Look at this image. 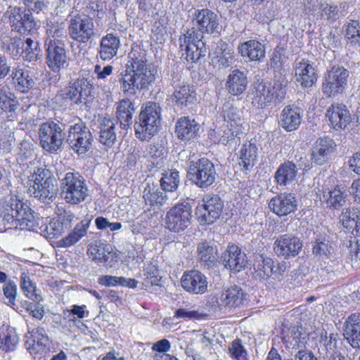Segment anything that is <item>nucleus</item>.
I'll return each mask as SVG.
<instances>
[{
    "label": "nucleus",
    "mask_w": 360,
    "mask_h": 360,
    "mask_svg": "<svg viewBox=\"0 0 360 360\" xmlns=\"http://www.w3.org/2000/svg\"><path fill=\"white\" fill-rule=\"evenodd\" d=\"M192 27L179 38L181 51L186 59L195 63L207 53L204 34H218L220 31L219 18L212 11L202 8L195 11L191 19Z\"/></svg>",
    "instance_id": "obj_1"
},
{
    "label": "nucleus",
    "mask_w": 360,
    "mask_h": 360,
    "mask_svg": "<svg viewBox=\"0 0 360 360\" xmlns=\"http://www.w3.org/2000/svg\"><path fill=\"white\" fill-rule=\"evenodd\" d=\"M155 75L156 71L147 64L145 50L134 47L128 53L125 70L120 75V88L126 96H134L138 91L148 89Z\"/></svg>",
    "instance_id": "obj_2"
},
{
    "label": "nucleus",
    "mask_w": 360,
    "mask_h": 360,
    "mask_svg": "<svg viewBox=\"0 0 360 360\" xmlns=\"http://www.w3.org/2000/svg\"><path fill=\"white\" fill-rule=\"evenodd\" d=\"M288 80L283 75L278 76L274 84L266 85L258 83L254 86L252 103L259 108H264L272 104L281 103L285 98Z\"/></svg>",
    "instance_id": "obj_3"
},
{
    "label": "nucleus",
    "mask_w": 360,
    "mask_h": 360,
    "mask_svg": "<svg viewBox=\"0 0 360 360\" xmlns=\"http://www.w3.org/2000/svg\"><path fill=\"white\" fill-rule=\"evenodd\" d=\"M161 108L155 102H148L135 119L134 128L135 135L143 141L150 139L158 131L160 125Z\"/></svg>",
    "instance_id": "obj_4"
},
{
    "label": "nucleus",
    "mask_w": 360,
    "mask_h": 360,
    "mask_svg": "<svg viewBox=\"0 0 360 360\" xmlns=\"http://www.w3.org/2000/svg\"><path fill=\"white\" fill-rule=\"evenodd\" d=\"M32 184L27 192L39 200L46 202L52 200L57 192L56 179L52 172L47 168L38 167L30 176Z\"/></svg>",
    "instance_id": "obj_5"
},
{
    "label": "nucleus",
    "mask_w": 360,
    "mask_h": 360,
    "mask_svg": "<svg viewBox=\"0 0 360 360\" xmlns=\"http://www.w3.org/2000/svg\"><path fill=\"white\" fill-rule=\"evenodd\" d=\"M60 183L61 196L68 204L78 205L89 196L86 181L78 172H67Z\"/></svg>",
    "instance_id": "obj_6"
},
{
    "label": "nucleus",
    "mask_w": 360,
    "mask_h": 360,
    "mask_svg": "<svg viewBox=\"0 0 360 360\" xmlns=\"http://www.w3.org/2000/svg\"><path fill=\"white\" fill-rule=\"evenodd\" d=\"M65 139L70 149L78 155H83L90 150L94 142L90 129L80 119L68 125Z\"/></svg>",
    "instance_id": "obj_7"
},
{
    "label": "nucleus",
    "mask_w": 360,
    "mask_h": 360,
    "mask_svg": "<svg viewBox=\"0 0 360 360\" xmlns=\"http://www.w3.org/2000/svg\"><path fill=\"white\" fill-rule=\"evenodd\" d=\"M65 126L63 123L54 121H47L39 126V143L44 150L51 153H57L61 149L65 134L63 133Z\"/></svg>",
    "instance_id": "obj_8"
},
{
    "label": "nucleus",
    "mask_w": 360,
    "mask_h": 360,
    "mask_svg": "<svg viewBox=\"0 0 360 360\" xmlns=\"http://www.w3.org/2000/svg\"><path fill=\"white\" fill-rule=\"evenodd\" d=\"M68 33L79 44H87L97 36L94 20L86 15L76 14L68 20Z\"/></svg>",
    "instance_id": "obj_9"
},
{
    "label": "nucleus",
    "mask_w": 360,
    "mask_h": 360,
    "mask_svg": "<svg viewBox=\"0 0 360 360\" xmlns=\"http://www.w3.org/2000/svg\"><path fill=\"white\" fill-rule=\"evenodd\" d=\"M188 173L191 182L200 188L210 186L215 181L217 176L214 164L207 158L191 161Z\"/></svg>",
    "instance_id": "obj_10"
},
{
    "label": "nucleus",
    "mask_w": 360,
    "mask_h": 360,
    "mask_svg": "<svg viewBox=\"0 0 360 360\" xmlns=\"http://www.w3.org/2000/svg\"><path fill=\"white\" fill-rule=\"evenodd\" d=\"M93 83L84 77L72 79L68 85L61 91L60 96L75 105L86 103L87 98L91 96Z\"/></svg>",
    "instance_id": "obj_11"
},
{
    "label": "nucleus",
    "mask_w": 360,
    "mask_h": 360,
    "mask_svg": "<svg viewBox=\"0 0 360 360\" xmlns=\"http://www.w3.org/2000/svg\"><path fill=\"white\" fill-rule=\"evenodd\" d=\"M192 207L188 202H183L172 207L167 212L165 224L169 231L179 233L185 230L190 224Z\"/></svg>",
    "instance_id": "obj_12"
},
{
    "label": "nucleus",
    "mask_w": 360,
    "mask_h": 360,
    "mask_svg": "<svg viewBox=\"0 0 360 360\" xmlns=\"http://www.w3.org/2000/svg\"><path fill=\"white\" fill-rule=\"evenodd\" d=\"M349 72L343 67L334 66L325 76L322 91L328 97H333L343 92L347 85Z\"/></svg>",
    "instance_id": "obj_13"
},
{
    "label": "nucleus",
    "mask_w": 360,
    "mask_h": 360,
    "mask_svg": "<svg viewBox=\"0 0 360 360\" xmlns=\"http://www.w3.org/2000/svg\"><path fill=\"white\" fill-rule=\"evenodd\" d=\"M12 31L20 34L30 33L36 30L35 21L30 11L20 7H9L6 11Z\"/></svg>",
    "instance_id": "obj_14"
},
{
    "label": "nucleus",
    "mask_w": 360,
    "mask_h": 360,
    "mask_svg": "<svg viewBox=\"0 0 360 360\" xmlns=\"http://www.w3.org/2000/svg\"><path fill=\"white\" fill-rule=\"evenodd\" d=\"M74 219L73 213L64 210L51 219L48 224L43 222L39 228V233L49 239L58 238L71 227Z\"/></svg>",
    "instance_id": "obj_15"
},
{
    "label": "nucleus",
    "mask_w": 360,
    "mask_h": 360,
    "mask_svg": "<svg viewBox=\"0 0 360 360\" xmlns=\"http://www.w3.org/2000/svg\"><path fill=\"white\" fill-rule=\"evenodd\" d=\"M224 202L217 195H207L196 207V214L200 221L211 224L217 219L222 212Z\"/></svg>",
    "instance_id": "obj_16"
},
{
    "label": "nucleus",
    "mask_w": 360,
    "mask_h": 360,
    "mask_svg": "<svg viewBox=\"0 0 360 360\" xmlns=\"http://www.w3.org/2000/svg\"><path fill=\"white\" fill-rule=\"evenodd\" d=\"M246 300L247 294L241 287L236 285L215 294L212 298V303L221 308L240 307Z\"/></svg>",
    "instance_id": "obj_17"
},
{
    "label": "nucleus",
    "mask_w": 360,
    "mask_h": 360,
    "mask_svg": "<svg viewBox=\"0 0 360 360\" xmlns=\"http://www.w3.org/2000/svg\"><path fill=\"white\" fill-rule=\"evenodd\" d=\"M302 247L303 243L300 238L289 233L279 236L274 243V250L276 255L284 259L296 257Z\"/></svg>",
    "instance_id": "obj_18"
},
{
    "label": "nucleus",
    "mask_w": 360,
    "mask_h": 360,
    "mask_svg": "<svg viewBox=\"0 0 360 360\" xmlns=\"http://www.w3.org/2000/svg\"><path fill=\"white\" fill-rule=\"evenodd\" d=\"M13 205L15 206V214L18 216V224L21 229L39 233V228L44 219L36 217L34 212L28 205L17 199L13 200Z\"/></svg>",
    "instance_id": "obj_19"
},
{
    "label": "nucleus",
    "mask_w": 360,
    "mask_h": 360,
    "mask_svg": "<svg viewBox=\"0 0 360 360\" xmlns=\"http://www.w3.org/2000/svg\"><path fill=\"white\" fill-rule=\"evenodd\" d=\"M223 264L233 273L240 272L247 266L248 259L246 254L236 245H229L221 256Z\"/></svg>",
    "instance_id": "obj_20"
},
{
    "label": "nucleus",
    "mask_w": 360,
    "mask_h": 360,
    "mask_svg": "<svg viewBox=\"0 0 360 360\" xmlns=\"http://www.w3.org/2000/svg\"><path fill=\"white\" fill-rule=\"evenodd\" d=\"M269 207L276 215L286 216L297 210V200L294 194L283 193L273 198L269 203Z\"/></svg>",
    "instance_id": "obj_21"
},
{
    "label": "nucleus",
    "mask_w": 360,
    "mask_h": 360,
    "mask_svg": "<svg viewBox=\"0 0 360 360\" xmlns=\"http://www.w3.org/2000/svg\"><path fill=\"white\" fill-rule=\"evenodd\" d=\"M335 147V141L328 136L317 139L311 149V160L316 165H324L329 160Z\"/></svg>",
    "instance_id": "obj_22"
},
{
    "label": "nucleus",
    "mask_w": 360,
    "mask_h": 360,
    "mask_svg": "<svg viewBox=\"0 0 360 360\" xmlns=\"http://www.w3.org/2000/svg\"><path fill=\"white\" fill-rule=\"evenodd\" d=\"M207 277L200 271L191 270L184 273L181 278V285L187 292L193 294H203L207 290Z\"/></svg>",
    "instance_id": "obj_23"
},
{
    "label": "nucleus",
    "mask_w": 360,
    "mask_h": 360,
    "mask_svg": "<svg viewBox=\"0 0 360 360\" xmlns=\"http://www.w3.org/2000/svg\"><path fill=\"white\" fill-rule=\"evenodd\" d=\"M87 254L98 265H108L110 267L112 266L111 260L117 257L112 246L101 241H96L91 245L87 250Z\"/></svg>",
    "instance_id": "obj_24"
},
{
    "label": "nucleus",
    "mask_w": 360,
    "mask_h": 360,
    "mask_svg": "<svg viewBox=\"0 0 360 360\" xmlns=\"http://www.w3.org/2000/svg\"><path fill=\"white\" fill-rule=\"evenodd\" d=\"M296 81L302 87H311L317 80L314 68L307 59L296 60L295 62Z\"/></svg>",
    "instance_id": "obj_25"
},
{
    "label": "nucleus",
    "mask_w": 360,
    "mask_h": 360,
    "mask_svg": "<svg viewBox=\"0 0 360 360\" xmlns=\"http://www.w3.org/2000/svg\"><path fill=\"white\" fill-rule=\"evenodd\" d=\"M47 65L53 72H58L67 62L65 44L54 42L47 44Z\"/></svg>",
    "instance_id": "obj_26"
},
{
    "label": "nucleus",
    "mask_w": 360,
    "mask_h": 360,
    "mask_svg": "<svg viewBox=\"0 0 360 360\" xmlns=\"http://www.w3.org/2000/svg\"><path fill=\"white\" fill-rule=\"evenodd\" d=\"M301 111L295 105L285 106L279 115L278 124L288 132L297 129L302 120Z\"/></svg>",
    "instance_id": "obj_27"
},
{
    "label": "nucleus",
    "mask_w": 360,
    "mask_h": 360,
    "mask_svg": "<svg viewBox=\"0 0 360 360\" xmlns=\"http://www.w3.org/2000/svg\"><path fill=\"white\" fill-rule=\"evenodd\" d=\"M326 117L334 129H343L351 122V115L346 105L333 104L327 110Z\"/></svg>",
    "instance_id": "obj_28"
},
{
    "label": "nucleus",
    "mask_w": 360,
    "mask_h": 360,
    "mask_svg": "<svg viewBox=\"0 0 360 360\" xmlns=\"http://www.w3.org/2000/svg\"><path fill=\"white\" fill-rule=\"evenodd\" d=\"M200 129L199 124L189 117H181L176 122L175 134L176 137L184 142L195 139Z\"/></svg>",
    "instance_id": "obj_29"
},
{
    "label": "nucleus",
    "mask_w": 360,
    "mask_h": 360,
    "mask_svg": "<svg viewBox=\"0 0 360 360\" xmlns=\"http://www.w3.org/2000/svg\"><path fill=\"white\" fill-rule=\"evenodd\" d=\"M248 84L247 72L234 69L227 76L225 87L230 94L240 96L246 90Z\"/></svg>",
    "instance_id": "obj_30"
},
{
    "label": "nucleus",
    "mask_w": 360,
    "mask_h": 360,
    "mask_svg": "<svg viewBox=\"0 0 360 360\" xmlns=\"http://www.w3.org/2000/svg\"><path fill=\"white\" fill-rule=\"evenodd\" d=\"M172 85L174 88L172 99L177 107L184 109L194 103L196 94L193 86L184 83L177 84L173 80Z\"/></svg>",
    "instance_id": "obj_31"
},
{
    "label": "nucleus",
    "mask_w": 360,
    "mask_h": 360,
    "mask_svg": "<svg viewBox=\"0 0 360 360\" xmlns=\"http://www.w3.org/2000/svg\"><path fill=\"white\" fill-rule=\"evenodd\" d=\"M211 62L214 68L226 69L234 63V52L228 48L227 44L221 43L210 54Z\"/></svg>",
    "instance_id": "obj_32"
},
{
    "label": "nucleus",
    "mask_w": 360,
    "mask_h": 360,
    "mask_svg": "<svg viewBox=\"0 0 360 360\" xmlns=\"http://www.w3.org/2000/svg\"><path fill=\"white\" fill-rule=\"evenodd\" d=\"M344 336L353 348L360 349V313L352 314L347 319Z\"/></svg>",
    "instance_id": "obj_33"
},
{
    "label": "nucleus",
    "mask_w": 360,
    "mask_h": 360,
    "mask_svg": "<svg viewBox=\"0 0 360 360\" xmlns=\"http://www.w3.org/2000/svg\"><path fill=\"white\" fill-rule=\"evenodd\" d=\"M238 53L250 61H262L265 58V46L257 40H249L241 43L238 47Z\"/></svg>",
    "instance_id": "obj_34"
},
{
    "label": "nucleus",
    "mask_w": 360,
    "mask_h": 360,
    "mask_svg": "<svg viewBox=\"0 0 360 360\" xmlns=\"http://www.w3.org/2000/svg\"><path fill=\"white\" fill-rule=\"evenodd\" d=\"M135 111L134 103L128 98H123L116 103V117L122 129H127L131 127Z\"/></svg>",
    "instance_id": "obj_35"
},
{
    "label": "nucleus",
    "mask_w": 360,
    "mask_h": 360,
    "mask_svg": "<svg viewBox=\"0 0 360 360\" xmlns=\"http://www.w3.org/2000/svg\"><path fill=\"white\" fill-rule=\"evenodd\" d=\"M11 75L15 89L22 93H27L35 85L30 72L24 68L20 66L14 68Z\"/></svg>",
    "instance_id": "obj_36"
},
{
    "label": "nucleus",
    "mask_w": 360,
    "mask_h": 360,
    "mask_svg": "<svg viewBox=\"0 0 360 360\" xmlns=\"http://www.w3.org/2000/svg\"><path fill=\"white\" fill-rule=\"evenodd\" d=\"M251 245L252 251L255 254H257L256 258L258 264L255 266L257 271H260L263 273L261 274L264 277H269L273 274V269L275 268L274 262L271 258L265 257L263 254L261 253L262 250L264 249V244L260 240H254L251 241Z\"/></svg>",
    "instance_id": "obj_37"
},
{
    "label": "nucleus",
    "mask_w": 360,
    "mask_h": 360,
    "mask_svg": "<svg viewBox=\"0 0 360 360\" xmlns=\"http://www.w3.org/2000/svg\"><path fill=\"white\" fill-rule=\"evenodd\" d=\"M338 334L327 333L321 335V340L318 345V352L319 358L330 360L332 357H335L337 354H341L337 350Z\"/></svg>",
    "instance_id": "obj_38"
},
{
    "label": "nucleus",
    "mask_w": 360,
    "mask_h": 360,
    "mask_svg": "<svg viewBox=\"0 0 360 360\" xmlns=\"http://www.w3.org/2000/svg\"><path fill=\"white\" fill-rule=\"evenodd\" d=\"M120 46V40L113 34H107L101 38L98 55L101 59L109 60L115 57Z\"/></svg>",
    "instance_id": "obj_39"
},
{
    "label": "nucleus",
    "mask_w": 360,
    "mask_h": 360,
    "mask_svg": "<svg viewBox=\"0 0 360 360\" xmlns=\"http://www.w3.org/2000/svg\"><path fill=\"white\" fill-rule=\"evenodd\" d=\"M90 223L91 219H84L77 224L68 236L57 242L58 246L68 248L76 244L87 234Z\"/></svg>",
    "instance_id": "obj_40"
},
{
    "label": "nucleus",
    "mask_w": 360,
    "mask_h": 360,
    "mask_svg": "<svg viewBox=\"0 0 360 360\" xmlns=\"http://www.w3.org/2000/svg\"><path fill=\"white\" fill-rule=\"evenodd\" d=\"M340 218L344 228L353 235L360 236V210L358 208L344 209Z\"/></svg>",
    "instance_id": "obj_41"
},
{
    "label": "nucleus",
    "mask_w": 360,
    "mask_h": 360,
    "mask_svg": "<svg viewBox=\"0 0 360 360\" xmlns=\"http://www.w3.org/2000/svg\"><path fill=\"white\" fill-rule=\"evenodd\" d=\"M217 250L211 242L202 241L197 245V259L201 266L206 269L214 266L217 263Z\"/></svg>",
    "instance_id": "obj_42"
},
{
    "label": "nucleus",
    "mask_w": 360,
    "mask_h": 360,
    "mask_svg": "<svg viewBox=\"0 0 360 360\" xmlns=\"http://www.w3.org/2000/svg\"><path fill=\"white\" fill-rule=\"evenodd\" d=\"M116 122L113 119L103 117L99 124V142L108 148L112 147L116 139Z\"/></svg>",
    "instance_id": "obj_43"
},
{
    "label": "nucleus",
    "mask_w": 360,
    "mask_h": 360,
    "mask_svg": "<svg viewBox=\"0 0 360 360\" xmlns=\"http://www.w3.org/2000/svg\"><path fill=\"white\" fill-rule=\"evenodd\" d=\"M221 115L229 127L243 131L244 117L242 110L236 108L232 103L226 102L223 105Z\"/></svg>",
    "instance_id": "obj_44"
},
{
    "label": "nucleus",
    "mask_w": 360,
    "mask_h": 360,
    "mask_svg": "<svg viewBox=\"0 0 360 360\" xmlns=\"http://www.w3.org/2000/svg\"><path fill=\"white\" fill-rule=\"evenodd\" d=\"M257 158V148L250 141L245 143L240 150L239 165L245 171H250L255 165Z\"/></svg>",
    "instance_id": "obj_45"
},
{
    "label": "nucleus",
    "mask_w": 360,
    "mask_h": 360,
    "mask_svg": "<svg viewBox=\"0 0 360 360\" xmlns=\"http://www.w3.org/2000/svg\"><path fill=\"white\" fill-rule=\"evenodd\" d=\"M297 174V168L295 163L286 161L281 164L275 172V179L280 186H286L292 182Z\"/></svg>",
    "instance_id": "obj_46"
},
{
    "label": "nucleus",
    "mask_w": 360,
    "mask_h": 360,
    "mask_svg": "<svg viewBox=\"0 0 360 360\" xmlns=\"http://www.w3.org/2000/svg\"><path fill=\"white\" fill-rule=\"evenodd\" d=\"M347 195L343 188L335 186L323 194L326 205L330 209H340L346 203Z\"/></svg>",
    "instance_id": "obj_47"
},
{
    "label": "nucleus",
    "mask_w": 360,
    "mask_h": 360,
    "mask_svg": "<svg viewBox=\"0 0 360 360\" xmlns=\"http://www.w3.org/2000/svg\"><path fill=\"white\" fill-rule=\"evenodd\" d=\"M19 338L13 328H0V349L4 352L14 350L18 343Z\"/></svg>",
    "instance_id": "obj_48"
},
{
    "label": "nucleus",
    "mask_w": 360,
    "mask_h": 360,
    "mask_svg": "<svg viewBox=\"0 0 360 360\" xmlns=\"http://www.w3.org/2000/svg\"><path fill=\"white\" fill-rule=\"evenodd\" d=\"M18 102L11 94H6L0 90V120L11 117L18 108Z\"/></svg>",
    "instance_id": "obj_49"
},
{
    "label": "nucleus",
    "mask_w": 360,
    "mask_h": 360,
    "mask_svg": "<svg viewBox=\"0 0 360 360\" xmlns=\"http://www.w3.org/2000/svg\"><path fill=\"white\" fill-rule=\"evenodd\" d=\"M68 30L63 22L47 25L46 34L49 38L48 44L59 42L65 44L68 41Z\"/></svg>",
    "instance_id": "obj_50"
},
{
    "label": "nucleus",
    "mask_w": 360,
    "mask_h": 360,
    "mask_svg": "<svg viewBox=\"0 0 360 360\" xmlns=\"http://www.w3.org/2000/svg\"><path fill=\"white\" fill-rule=\"evenodd\" d=\"M345 37L347 44L360 47V22L351 20L344 26Z\"/></svg>",
    "instance_id": "obj_51"
},
{
    "label": "nucleus",
    "mask_w": 360,
    "mask_h": 360,
    "mask_svg": "<svg viewBox=\"0 0 360 360\" xmlns=\"http://www.w3.org/2000/svg\"><path fill=\"white\" fill-rule=\"evenodd\" d=\"M312 246V254L316 257L328 258L333 252L330 242L322 235L316 237Z\"/></svg>",
    "instance_id": "obj_52"
},
{
    "label": "nucleus",
    "mask_w": 360,
    "mask_h": 360,
    "mask_svg": "<svg viewBox=\"0 0 360 360\" xmlns=\"http://www.w3.org/2000/svg\"><path fill=\"white\" fill-rule=\"evenodd\" d=\"M160 181L161 188L163 191L169 192L174 191L179 185V173L176 170L165 171Z\"/></svg>",
    "instance_id": "obj_53"
},
{
    "label": "nucleus",
    "mask_w": 360,
    "mask_h": 360,
    "mask_svg": "<svg viewBox=\"0 0 360 360\" xmlns=\"http://www.w3.org/2000/svg\"><path fill=\"white\" fill-rule=\"evenodd\" d=\"M143 198L146 203L150 205H162L167 200V195L164 193L150 185L144 188Z\"/></svg>",
    "instance_id": "obj_54"
},
{
    "label": "nucleus",
    "mask_w": 360,
    "mask_h": 360,
    "mask_svg": "<svg viewBox=\"0 0 360 360\" xmlns=\"http://www.w3.org/2000/svg\"><path fill=\"white\" fill-rule=\"evenodd\" d=\"M22 58L28 61H35L41 56L39 43L30 38L23 39Z\"/></svg>",
    "instance_id": "obj_55"
},
{
    "label": "nucleus",
    "mask_w": 360,
    "mask_h": 360,
    "mask_svg": "<svg viewBox=\"0 0 360 360\" xmlns=\"http://www.w3.org/2000/svg\"><path fill=\"white\" fill-rule=\"evenodd\" d=\"M3 43L6 46V50L8 53L14 58L18 57L22 58L23 53V39L19 37H4Z\"/></svg>",
    "instance_id": "obj_56"
},
{
    "label": "nucleus",
    "mask_w": 360,
    "mask_h": 360,
    "mask_svg": "<svg viewBox=\"0 0 360 360\" xmlns=\"http://www.w3.org/2000/svg\"><path fill=\"white\" fill-rule=\"evenodd\" d=\"M229 354L232 360H249L248 352L239 338L231 342L229 347Z\"/></svg>",
    "instance_id": "obj_57"
},
{
    "label": "nucleus",
    "mask_w": 360,
    "mask_h": 360,
    "mask_svg": "<svg viewBox=\"0 0 360 360\" xmlns=\"http://www.w3.org/2000/svg\"><path fill=\"white\" fill-rule=\"evenodd\" d=\"M144 281L143 285L146 287L158 285L161 276H160L158 267L150 264L143 270Z\"/></svg>",
    "instance_id": "obj_58"
},
{
    "label": "nucleus",
    "mask_w": 360,
    "mask_h": 360,
    "mask_svg": "<svg viewBox=\"0 0 360 360\" xmlns=\"http://www.w3.org/2000/svg\"><path fill=\"white\" fill-rule=\"evenodd\" d=\"M165 150L164 147L160 145H153L150 147L148 151L150 156L152 158L151 162L155 167H161L165 162Z\"/></svg>",
    "instance_id": "obj_59"
},
{
    "label": "nucleus",
    "mask_w": 360,
    "mask_h": 360,
    "mask_svg": "<svg viewBox=\"0 0 360 360\" xmlns=\"http://www.w3.org/2000/svg\"><path fill=\"white\" fill-rule=\"evenodd\" d=\"M15 206L13 205V199L10 205H7L5 207L4 214L3 216V221H6L7 224L11 226L8 229H11L13 226L17 227L19 226L18 224V216L15 214Z\"/></svg>",
    "instance_id": "obj_60"
},
{
    "label": "nucleus",
    "mask_w": 360,
    "mask_h": 360,
    "mask_svg": "<svg viewBox=\"0 0 360 360\" xmlns=\"http://www.w3.org/2000/svg\"><path fill=\"white\" fill-rule=\"evenodd\" d=\"M21 288L26 293V296L34 301L39 302L40 297L35 293L36 288L25 274L22 275Z\"/></svg>",
    "instance_id": "obj_61"
},
{
    "label": "nucleus",
    "mask_w": 360,
    "mask_h": 360,
    "mask_svg": "<svg viewBox=\"0 0 360 360\" xmlns=\"http://www.w3.org/2000/svg\"><path fill=\"white\" fill-rule=\"evenodd\" d=\"M341 35L338 30H331L327 36L322 38V42L325 47L333 49L339 47L341 44Z\"/></svg>",
    "instance_id": "obj_62"
},
{
    "label": "nucleus",
    "mask_w": 360,
    "mask_h": 360,
    "mask_svg": "<svg viewBox=\"0 0 360 360\" xmlns=\"http://www.w3.org/2000/svg\"><path fill=\"white\" fill-rule=\"evenodd\" d=\"M321 10V15L328 20L335 21L340 17L337 6L322 4Z\"/></svg>",
    "instance_id": "obj_63"
},
{
    "label": "nucleus",
    "mask_w": 360,
    "mask_h": 360,
    "mask_svg": "<svg viewBox=\"0 0 360 360\" xmlns=\"http://www.w3.org/2000/svg\"><path fill=\"white\" fill-rule=\"evenodd\" d=\"M226 128L227 129L224 130V134L219 139V142L224 145L230 143L235 140L236 137L243 132L242 130L233 127H229L228 124H226Z\"/></svg>",
    "instance_id": "obj_64"
}]
</instances>
